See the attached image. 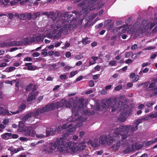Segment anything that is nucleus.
Instances as JSON below:
<instances>
[{"label": "nucleus", "instance_id": "obj_1", "mask_svg": "<svg viewBox=\"0 0 157 157\" xmlns=\"http://www.w3.org/2000/svg\"><path fill=\"white\" fill-rule=\"evenodd\" d=\"M98 0H83L82 2L77 4L78 7H82V9L80 13L78 11H74L72 12L77 16L79 17L82 13H85V14H87L90 11L95 10H98L104 4L102 3L101 0H100L97 3L96 2Z\"/></svg>", "mask_w": 157, "mask_h": 157}, {"label": "nucleus", "instance_id": "obj_2", "mask_svg": "<svg viewBox=\"0 0 157 157\" xmlns=\"http://www.w3.org/2000/svg\"><path fill=\"white\" fill-rule=\"evenodd\" d=\"M67 135H64L62 137L56 139V142L54 143H50L48 146L45 148L44 151L48 154H52L57 147V149L59 152L64 151L65 147L66 144L65 143L66 142Z\"/></svg>", "mask_w": 157, "mask_h": 157}, {"label": "nucleus", "instance_id": "obj_3", "mask_svg": "<svg viewBox=\"0 0 157 157\" xmlns=\"http://www.w3.org/2000/svg\"><path fill=\"white\" fill-rule=\"evenodd\" d=\"M84 101L83 98H81L79 99L77 103L73 104L72 111L73 114L75 117L78 116L80 113L88 116L92 115L94 114V111H90L89 110L85 109L83 107Z\"/></svg>", "mask_w": 157, "mask_h": 157}, {"label": "nucleus", "instance_id": "obj_4", "mask_svg": "<svg viewBox=\"0 0 157 157\" xmlns=\"http://www.w3.org/2000/svg\"><path fill=\"white\" fill-rule=\"evenodd\" d=\"M131 125L121 126L118 128H116L114 131V134H115L116 137L117 136L120 137L121 136V138L124 140L127 137V134L130 131Z\"/></svg>", "mask_w": 157, "mask_h": 157}, {"label": "nucleus", "instance_id": "obj_5", "mask_svg": "<svg viewBox=\"0 0 157 157\" xmlns=\"http://www.w3.org/2000/svg\"><path fill=\"white\" fill-rule=\"evenodd\" d=\"M86 146L84 145H79L78 146L76 145L75 144L72 142L66 143V147H65V152L68 151V150H71L72 152L75 153L77 151H81L85 149Z\"/></svg>", "mask_w": 157, "mask_h": 157}, {"label": "nucleus", "instance_id": "obj_6", "mask_svg": "<svg viewBox=\"0 0 157 157\" xmlns=\"http://www.w3.org/2000/svg\"><path fill=\"white\" fill-rule=\"evenodd\" d=\"M45 111V109L44 108H38L35 110L33 112L32 111L30 112L23 117L22 121L24 122H25L26 121H29L31 120V117H36L40 113H43Z\"/></svg>", "mask_w": 157, "mask_h": 157}, {"label": "nucleus", "instance_id": "obj_7", "mask_svg": "<svg viewBox=\"0 0 157 157\" xmlns=\"http://www.w3.org/2000/svg\"><path fill=\"white\" fill-rule=\"evenodd\" d=\"M117 138L115 134H109L108 136L103 135L101 136L99 138V143L101 144H105L110 145L113 141Z\"/></svg>", "mask_w": 157, "mask_h": 157}, {"label": "nucleus", "instance_id": "obj_8", "mask_svg": "<svg viewBox=\"0 0 157 157\" xmlns=\"http://www.w3.org/2000/svg\"><path fill=\"white\" fill-rule=\"evenodd\" d=\"M71 26V25L69 23L64 25L63 26L58 30V32L55 34L54 36H53L52 38L54 39H58L60 37L62 33L63 32L64 34H67Z\"/></svg>", "mask_w": 157, "mask_h": 157}, {"label": "nucleus", "instance_id": "obj_9", "mask_svg": "<svg viewBox=\"0 0 157 157\" xmlns=\"http://www.w3.org/2000/svg\"><path fill=\"white\" fill-rule=\"evenodd\" d=\"M147 20H144L142 22L140 28H142L143 29L140 32L141 33L145 32L149 29H151L155 26V24L154 22H149L147 23Z\"/></svg>", "mask_w": 157, "mask_h": 157}, {"label": "nucleus", "instance_id": "obj_10", "mask_svg": "<svg viewBox=\"0 0 157 157\" xmlns=\"http://www.w3.org/2000/svg\"><path fill=\"white\" fill-rule=\"evenodd\" d=\"M106 103L108 105H110L112 109V111H113L116 110L118 108L121 106V105L122 102L119 101V103H117V100L116 98H113L111 100L109 99L106 101Z\"/></svg>", "mask_w": 157, "mask_h": 157}, {"label": "nucleus", "instance_id": "obj_11", "mask_svg": "<svg viewBox=\"0 0 157 157\" xmlns=\"http://www.w3.org/2000/svg\"><path fill=\"white\" fill-rule=\"evenodd\" d=\"M21 132H24L25 135L26 136H29L31 134L32 136H34L35 133L34 128L31 125L25 127Z\"/></svg>", "mask_w": 157, "mask_h": 157}, {"label": "nucleus", "instance_id": "obj_12", "mask_svg": "<svg viewBox=\"0 0 157 157\" xmlns=\"http://www.w3.org/2000/svg\"><path fill=\"white\" fill-rule=\"evenodd\" d=\"M61 107V101L60 102H57L55 103H52L50 104H48L45 106V107H43L45 109V112H48L50 110V109L51 110H54L55 109H58L59 107Z\"/></svg>", "mask_w": 157, "mask_h": 157}, {"label": "nucleus", "instance_id": "obj_13", "mask_svg": "<svg viewBox=\"0 0 157 157\" xmlns=\"http://www.w3.org/2000/svg\"><path fill=\"white\" fill-rule=\"evenodd\" d=\"M86 120V119L82 118L81 117H78L77 121H79V123H77V124L75 125L74 127L71 128L67 130V132L68 133V134H71L75 131L76 128L77 127H80L82 125V122Z\"/></svg>", "mask_w": 157, "mask_h": 157}, {"label": "nucleus", "instance_id": "obj_14", "mask_svg": "<svg viewBox=\"0 0 157 157\" xmlns=\"http://www.w3.org/2000/svg\"><path fill=\"white\" fill-rule=\"evenodd\" d=\"M72 104L70 100L67 101L62 100L61 101V107L65 106L66 107H70L71 106Z\"/></svg>", "mask_w": 157, "mask_h": 157}, {"label": "nucleus", "instance_id": "obj_15", "mask_svg": "<svg viewBox=\"0 0 157 157\" xmlns=\"http://www.w3.org/2000/svg\"><path fill=\"white\" fill-rule=\"evenodd\" d=\"M88 144H90L91 146L94 147H98L99 146L98 143V140L97 139H95L93 141L90 140L88 142Z\"/></svg>", "mask_w": 157, "mask_h": 157}, {"label": "nucleus", "instance_id": "obj_16", "mask_svg": "<svg viewBox=\"0 0 157 157\" xmlns=\"http://www.w3.org/2000/svg\"><path fill=\"white\" fill-rule=\"evenodd\" d=\"M125 141V140H123V139H122V141H121V142L120 141H118L117 142L115 145L113 146H112V148H113V150H114L115 151H117L121 146V145L122 144H123V145H124V142Z\"/></svg>", "mask_w": 157, "mask_h": 157}, {"label": "nucleus", "instance_id": "obj_17", "mask_svg": "<svg viewBox=\"0 0 157 157\" xmlns=\"http://www.w3.org/2000/svg\"><path fill=\"white\" fill-rule=\"evenodd\" d=\"M32 63H26L25 64V66H27V69L29 70L34 71L36 70L37 67L36 66H32Z\"/></svg>", "mask_w": 157, "mask_h": 157}, {"label": "nucleus", "instance_id": "obj_18", "mask_svg": "<svg viewBox=\"0 0 157 157\" xmlns=\"http://www.w3.org/2000/svg\"><path fill=\"white\" fill-rule=\"evenodd\" d=\"M12 133H5L1 135V137L3 140H7L11 138Z\"/></svg>", "mask_w": 157, "mask_h": 157}, {"label": "nucleus", "instance_id": "obj_19", "mask_svg": "<svg viewBox=\"0 0 157 157\" xmlns=\"http://www.w3.org/2000/svg\"><path fill=\"white\" fill-rule=\"evenodd\" d=\"M51 29H48L45 30L44 32V34H43V36H45V38L47 37L49 38H52L53 36L51 35Z\"/></svg>", "mask_w": 157, "mask_h": 157}, {"label": "nucleus", "instance_id": "obj_20", "mask_svg": "<svg viewBox=\"0 0 157 157\" xmlns=\"http://www.w3.org/2000/svg\"><path fill=\"white\" fill-rule=\"evenodd\" d=\"M124 27V25H123L118 27L117 28V31L120 33H125L127 29Z\"/></svg>", "mask_w": 157, "mask_h": 157}, {"label": "nucleus", "instance_id": "obj_21", "mask_svg": "<svg viewBox=\"0 0 157 157\" xmlns=\"http://www.w3.org/2000/svg\"><path fill=\"white\" fill-rule=\"evenodd\" d=\"M1 114L3 115H11L7 110H4L3 108L2 107H0V114Z\"/></svg>", "mask_w": 157, "mask_h": 157}, {"label": "nucleus", "instance_id": "obj_22", "mask_svg": "<svg viewBox=\"0 0 157 157\" xmlns=\"http://www.w3.org/2000/svg\"><path fill=\"white\" fill-rule=\"evenodd\" d=\"M155 82H151L149 86V88L151 89L150 90L152 92H153L155 90H157V86L155 87Z\"/></svg>", "mask_w": 157, "mask_h": 157}, {"label": "nucleus", "instance_id": "obj_23", "mask_svg": "<svg viewBox=\"0 0 157 157\" xmlns=\"http://www.w3.org/2000/svg\"><path fill=\"white\" fill-rule=\"evenodd\" d=\"M45 36H43V34H39L36 36L35 38L37 42H39L40 41H43Z\"/></svg>", "mask_w": 157, "mask_h": 157}, {"label": "nucleus", "instance_id": "obj_24", "mask_svg": "<svg viewBox=\"0 0 157 157\" xmlns=\"http://www.w3.org/2000/svg\"><path fill=\"white\" fill-rule=\"evenodd\" d=\"M123 152L124 154H126L130 152H132V150L131 149V146L129 145L127 146L126 149L123 150Z\"/></svg>", "mask_w": 157, "mask_h": 157}, {"label": "nucleus", "instance_id": "obj_25", "mask_svg": "<svg viewBox=\"0 0 157 157\" xmlns=\"http://www.w3.org/2000/svg\"><path fill=\"white\" fill-rule=\"evenodd\" d=\"M58 23L56 26V29H58L60 28L61 27V25L60 24L61 23L62 24L65 23L66 22V20L65 19H61L60 20H58Z\"/></svg>", "mask_w": 157, "mask_h": 157}, {"label": "nucleus", "instance_id": "obj_26", "mask_svg": "<svg viewBox=\"0 0 157 157\" xmlns=\"http://www.w3.org/2000/svg\"><path fill=\"white\" fill-rule=\"evenodd\" d=\"M35 98V96L33 92L30 94L27 98V100L28 101H30L34 100Z\"/></svg>", "mask_w": 157, "mask_h": 157}, {"label": "nucleus", "instance_id": "obj_27", "mask_svg": "<svg viewBox=\"0 0 157 157\" xmlns=\"http://www.w3.org/2000/svg\"><path fill=\"white\" fill-rule=\"evenodd\" d=\"M81 42L83 44L86 45L90 43V41L89 38L86 37L82 39Z\"/></svg>", "mask_w": 157, "mask_h": 157}, {"label": "nucleus", "instance_id": "obj_28", "mask_svg": "<svg viewBox=\"0 0 157 157\" xmlns=\"http://www.w3.org/2000/svg\"><path fill=\"white\" fill-rule=\"evenodd\" d=\"M49 17L51 18L53 21L55 20L57 17L56 14L53 12L51 11L49 13Z\"/></svg>", "mask_w": 157, "mask_h": 157}, {"label": "nucleus", "instance_id": "obj_29", "mask_svg": "<svg viewBox=\"0 0 157 157\" xmlns=\"http://www.w3.org/2000/svg\"><path fill=\"white\" fill-rule=\"evenodd\" d=\"M9 47H12L13 46H17L19 45V43L15 41L11 42H9Z\"/></svg>", "mask_w": 157, "mask_h": 157}, {"label": "nucleus", "instance_id": "obj_30", "mask_svg": "<svg viewBox=\"0 0 157 157\" xmlns=\"http://www.w3.org/2000/svg\"><path fill=\"white\" fill-rule=\"evenodd\" d=\"M70 12H65L63 14V17H67L68 18H71L72 16V15L71 14H69Z\"/></svg>", "mask_w": 157, "mask_h": 157}, {"label": "nucleus", "instance_id": "obj_31", "mask_svg": "<svg viewBox=\"0 0 157 157\" xmlns=\"http://www.w3.org/2000/svg\"><path fill=\"white\" fill-rule=\"evenodd\" d=\"M15 68L13 67H9L6 68L5 70V71L8 72L13 71L15 70Z\"/></svg>", "mask_w": 157, "mask_h": 157}, {"label": "nucleus", "instance_id": "obj_32", "mask_svg": "<svg viewBox=\"0 0 157 157\" xmlns=\"http://www.w3.org/2000/svg\"><path fill=\"white\" fill-rule=\"evenodd\" d=\"M1 46L2 47H9V42H3L1 45Z\"/></svg>", "mask_w": 157, "mask_h": 157}, {"label": "nucleus", "instance_id": "obj_33", "mask_svg": "<svg viewBox=\"0 0 157 157\" xmlns=\"http://www.w3.org/2000/svg\"><path fill=\"white\" fill-rule=\"evenodd\" d=\"M40 14V12H37L34 13L32 15V18L33 19H35Z\"/></svg>", "mask_w": 157, "mask_h": 157}, {"label": "nucleus", "instance_id": "obj_34", "mask_svg": "<svg viewBox=\"0 0 157 157\" xmlns=\"http://www.w3.org/2000/svg\"><path fill=\"white\" fill-rule=\"evenodd\" d=\"M26 108V105L25 104H23L20 106L19 108V111L22 112Z\"/></svg>", "mask_w": 157, "mask_h": 157}, {"label": "nucleus", "instance_id": "obj_35", "mask_svg": "<svg viewBox=\"0 0 157 157\" xmlns=\"http://www.w3.org/2000/svg\"><path fill=\"white\" fill-rule=\"evenodd\" d=\"M138 126H137V125H136L135 124V126H133L132 127L131 126V127L130 128V131L132 132H133L134 131H136L138 129Z\"/></svg>", "mask_w": 157, "mask_h": 157}, {"label": "nucleus", "instance_id": "obj_36", "mask_svg": "<svg viewBox=\"0 0 157 157\" xmlns=\"http://www.w3.org/2000/svg\"><path fill=\"white\" fill-rule=\"evenodd\" d=\"M157 138H155L154 141L151 140L147 141L146 144V146H147L153 144L154 142L157 141Z\"/></svg>", "mask_w": 157, "mask_h": 157}, {"label": "nucleus", "instance_id": "obj_37", "mask_svg": "<svg viewBox=\"0 0 157 157\" xmlns=\"http://www.w3.org/2000/svg\"><path fill=\"white\" fill-rule=\"evenodd\" d=\"M20 18L21 20H25L27 19L26 13L24 14H20Z\"/></svg>", "mask_w": 157, "mask_h": 157}, {"label": "nucleus", "instance_id": "obj_38", "mask_svg": "<svg viewBox=\"0 0 157 157\" xmlns=\"http://www.w3.org/2000/svg\"><path fill=\"white\" fill-rule=\"evenodd\" d=\"M138 145V144L136 143L135 144H133L131 146V149L132 150V151H135V150L137 149V146Z\"/></svg>", "mask_w": 157, "mask_h": 157}, {"label": "nucleus", "instance_id": "obj_39", "mask_svg": "<svg viewBox=\"0 0 157 157\" xmlns=\"http://www.w3.org/2000/svg\"><path fill=\"white\" fill-rule=\"evenodd\" d=\"M119 120L123 122L126 120V118L124 116L121 115L119 117Z\"/></svg>", "mask_w": 157, "mask_h": 157}, {"label": "nucleus", "instance_id": "obj_40", "mask_svg": "<svg viewBox=\"0 0 157 157\" xmlns=\"http://www.w3.org/2000/svg\"><path fill=\"white\" fill-rule=\"evenodd\" d=\"M26 14L27 18L28 20H30L32 18V16L31 13H26Z\"/></svg>", "mask_w": 157, "mask_h": 157}, {"label": "nucleus", "instance_id": "obj_41", "mask_svg": "<svg viewBox=\"0 0 157 157\" xmlns=\"http://www.w3.org/2000/svg\"><path fill=\"white\" fill-rule=\"evenodd\" d=\"M67 124H63V125L61 127L62 128V129H66L67 127H68V128L70 127H71L72 126V124H70L68 125V126H67Z\"/></svg>", "mask_w": 157, "mask_h": 157}, {"label": "nucleus", "instance_id": "obj_42", "mask_svg": "<svg viewBox=\"0 0 157 157\" xmlns=\"http://www.w3.org/2000/svg\"><path fill=\"white\" fill-rule=\"evenodd\" d=\"M148 116L151 118H155L157 117V112H155L154 113H152L151 114H149L148 115Z\"/></svg>", "mask_w": 157, "mask_h": 157}, {"label": "nucleus", "instance_id": "obj_43", "mask_svg": "<svg viewBox=\"0 0 157 157\" xmlns=\"http://www.w3.org/2000/svg\"><path fill=\"white\" fill-rule=\"evenodd\" d=\"M77 74V71H75L71 72L70 73V75L69 76L70 78H71Z\"/></svg>", "mask_w": 157, "mask_h": 157}, {"label": "nucleus", "instance_id": "obj_44", "mask_svg": "<svg viewBox=\"0 0 157 157\" xmlns=\"http://www.w3.org/2000/svg\"><path fill=\"white\" fill-rule=\"evenodd\" d=\"M50 130L52 135H53L56 133V129L55 128H51Z\"/></svg>", "mask_w": 157, "mask_h": 157}, {"label": "nucleus", "instance_id": "obj_45", "mask_svg": "<svg viewBox=\"0 0 157 157\" xmlns=\"http://www.w3.org/2000/svg\"><path fill=\"white\" fill-rule=\"evenodd\" d=\"M71 67L67 65L64 67V71H68Z\"/></svg>", "mask_w": 157, "mask_h": 157}, {"label": "nucleus", "instance_id": "obj_46", "mask_svg": "<svg viewBox=\"0 0 157 157\" xmlns=\"http://www.w3.org/2000/svg\"><path fill=\"white\" fill-rule=\"evenodd\" d=\"M83 56L82 54L78 55L75 56V59L77 60H79L83 58Z\"/></svg>", "mask_w": 157, "mask_h": 157}, {"label": "nucleus", "instance_id": "obj_47", "mask_svg": "<svg viewBox=\"0 0 157 157\" xmlns=\"http://www.w3.org/2000/svg\"><path fill=\"white\" fill-rule=\"evenodd\" d=\"M97 13H96L94 14H91L89 17L90 19L91 20H93L97 16Z\"/></svg>", "mask_w": 157, "mask_h": 157}, {"label": "nucleus", "instance_id": "obj_48", "mask_svg": "<svg viewBox=\"0 0 157 157\" xmlns=\"http://www.w3.org/2000/svg\"><path fill=\"white\" fill-rule=\"evenodd\" d=\"M67 77V75L65 74L61 75L60 76V78L61 80H64L66 79Z\"/></svg>", "mask_w": 157, "mask_h": 157}, {"label": "nucleus", "instance_id": "obj_49", "mask_svg": "<svg viewBox=\"0 0 157 157\" xmlns=\"http://www.w3.org/2000/svg\"><path fill=\"white\" fill-rule=\"evenodd\" d=\"M142 118L141 119H138L136 121L134 124L136 125H137V126H138L139 124L142 122Z\"/></svg>", "mask_w": 157, "mask_h": 157}, {"label": "nucleus", "instance_id": "obj_50", "mask_svg": "<svg viewBox=\"0 0 157 157\" xmlns=\"http://www.w3.org/2000/svg\"><path fill=\"white\" fill-rule=\"evenodd\" d=\"M154 92L150 95V97H153L157 95V90H155Z\"/></svg>", "mask_w": 157, "mask_h": 157}, {"label": "nucleus", "instance_id": "obj_51", "mask_svg": "<svg viewBox=\"0 0 157 157\" xmlns=\"http://www.w3.org/2000/svg\"><path fill=\"white\" fill-rule=\"evenodd\" d=\"M139 78V76L138 75H136L135 78L132 80V82H134L137 81L138 80Z\"/></svg>", "mask_w": 157, "mask_h": 157}, {"label": "nucleus", "instance_id": "obj_52", "mask_svg": "<svg viewBox=\"0 0 157 157\" xmlns=\"http://www.w3.org/2000/svg\"><path fill=\"white\" fill-rule=\"evenodd\" d=\"M94 84L93 81L92 80H90L89 81V86L92 87L94 86Z\"/></svg>", "mask_w": 157, "mask_h": 157}, {"label": "nucleus", "instance_id": "obj_53", "mask_svg": "<svg viewBox=\"0 0 157 157\" xmlns=\"http://www.w3.org/2000/svg\"><path fill=\"white\" fill-rule=\"evenodd\" d=\"M154 104L153 103L152 101L147 102L146 103V106L148 107H150Z\"/></svg>", "mask_w": 157, "mask_h": 157}, {"label": "nucleus", "instance_id": "obj_54", "mask_svg": "<svg viewBox=\"0 0 157 157\" xmlns=\"http://www.w3.org/2000/svg\"><path fill=\"white\" fill-rule=\"evenodd\" d=\"M116 61H110L109 62V64L111 66H116Z\"/></svg>", "mask_w": 157, "mask_h": 157}, {"label": "nucleus", "instance_id": "obj_55", "mask_svg": "<svg viewBox=\"0 0 157 157\" xmlns=\"http://www.w3.org/2000/svg\"><path fill=\"white\" fill-rule=\"evenodd\" d=\"M7 16L9 19H11L13 17L14 14L12 13H8Z\"/></svg>", "mask_w": 157, "mask_h": 157}, {"label": "nucleus", "instance_id": "obj_56", "mask_svg": "<svg viewBox=\"0 0 157 157\" xmlns=\"http://www.w3.org/2000/svg\"><path fill=\"white\" fill-rule=\"evenodd\" d=\"M36 41L35 38L34 37H31L29 40V42L33 43Z\"/></svg>", "mask_w": 157, "mask_h": 157}, {"label": "nucleus", "instance_id": "obj_57", "mask_svg": "<svg viewBox=\"0 0 157 157\" xmlns=\"http://www.w3.org/2000/svg\"><path fill=\"white\" fill-rule=\"evenodd\" d=\"M57 29H54L52 30V33H51V35H52V36H54V35H55V34L56 33V32L57 31Z\"/></svg>", "mask_w": 157, "mask_h": 157}, {"label": "nucleus", "instance_id": "obj_58", "mask_svg": "<svg viewBox=\"0 0 157 157\" xmlns=\"http://www.w3.org/2000/svg\"><path fill=\"white\" fill-rule=\"evenodd\" d=\"M33 86L32 84H30L28 85L26 87V90H30Z\"/></svg>", "mask_w": 157, "mask_h": 157}, {"label": "nucleus", "instance_id": "obj_59", "mask_svg": "<svg viewBox=\"0 0 157 157\" xmlns=\"http://www.w3.org/2000/svg\"><path fill=\"white\" fill-rule=\"evenodd\" d=\"M18 136L16 134H12V135H11V137H12V138L13 139H17L18 138Z\"/></svg>", "mask_w": 157, "mask_h": 157}, {"label": "nucleus", "instance_id": "obj_60", "mask_svg": "<svg viewBox=\"0 0 157 157\" xmlns=\"http://www.w3.org/2000/svg\"><path fill=\"white\" fill-rule=\"evenodd\" d=\"M122 87L121 86L118 85L117 86H116L115 88V90H119L122 89Z\"/></svg>", "mask_w": 157, "mask_h": 157}, {"label": "nucleus", "instance_id": "obj_61", "mask_svg": "<svg viewBox=\"0 0 157 157\" xmlns=\"http://www.w3.org/2000/svg\"><path fill=\"white\" fill-rule=\"evenodd\" d=\"M137 48V45L136 44H134L132 45L131 48V49L135 50Z\"/></svg>", "mask_w": 157, "mask_h": 157}, {"label": "nucleus", "instance_id": "obj_62", "mask_svg": "<svg viewBox=\"0 0 157 157\" xmlns=\"http://www.w3.org/2000/svg\"><path fill=\"white\" fill-rule=\"evenodd\" d=\"M131 53L130 52H127L125 53V58H128L130 56Z\"/></svg>", "mask_w": 157, "mask_h": 157}, {"label": "nucleus", "instance_id": "obj_63", "mask_svg": "<svg viewBox=\"0 0 157 157\" xmlns=\"http://www.w3.org/2000/svg\"><path fill=\"white\" fill-rule=\"evenodd\" d=\"M32 60V59L30 57H27L24 58V61H31Z\"/></svg>", "mask_w": 157, "mask_h": 157}, {"label": "nucleus", "instance_id": "obj_64", "mask_svg": "<svg viewBox=\"0 0 157 157\" xmlns=\"http://www.w3.org/2000/svg\"><path fill=\"white\" fill-rule=\"evenodd\" d=\"M138 55V54H133L131 58L132 59H135L137 58Z\"/></svg>", "mask_w": 157, "mask_h": 157}]
</instances>
